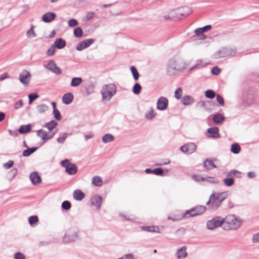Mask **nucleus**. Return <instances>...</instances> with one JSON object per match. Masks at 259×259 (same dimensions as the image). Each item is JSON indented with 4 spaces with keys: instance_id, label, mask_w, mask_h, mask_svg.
I'll return each instance as SVG.
<instances>
[{
    "instance_id": "nucleus-1",
    "label": "nucleus",
    "mask_w": 259,
    "mask_h": 259,
    "mask_svg": "<svg viewBox=\"0 0 259 259\" xmlns=\"http://www.w3.org/2000/svg\"><path fill=\"white\" fill-rule=\"evenodd\" d=\"M186 67V63L183 59L175 57L168 61L166 73L168 75H174L178 72L182 71Z\"/></svg>"
},
{
    "instance_id": "nucleus-2",
    "label": "nucleus",
    "mask_w": 259,
    "mask_h": 259,
    "mask_svg": "<svg viewBox=\"0 0 259 259\" xmlns=\"http://www.w3.org/2000/svg\"><path fill=\"white\" fill-rule=\"evenodd\" d=\"M224 229L226 230H237L242 225V221L235 215L230 214L224 219Z\"/></svg>"
},
{
    "instance_id": "nucleus-3",
    "label": "nucleus",
    "mask_w": 259,
    "mask_h": 259,
    "mask_svg": "<svg viewBox=\"0 0 259 259\" xmlns=\"http://www.w3.org/2000/svg\"><path fill=\"white\" fill-rule=\"evenodd\" d=\"M192 12L191 9L189 7H184L174 10L169 13L172 18L181 19L182 17H186Z\"/></svg>"
},
{
    "instance_id": "nucleus-4",
    "label": "nucleus",
    "mask_w": 259,
    "mask_h": 259,
    "mask_svg": "<svg viewBox=\"0 0 259 259\" xmlns=\"http://www.w3.org/2000/svg\"><path fill=\"white\" fill-rule=\"evenodd\" d=\"M116 92V88L114 84H109L104 86L102 90V99L104 100H109Z\"/></svg>"
},
{
    "instance_id": "nucleus-5",
    "label": "nucleus",
    "mask_w": 259,
    "mask_h": 259,
    "mask_svg": "<svg viewBox=\"0 0 259 259\" xmlns=\"http://www.w3.org/2000/svg\"><path fill=\"white\" fill-rule=\"evenodd\" d=\"M236 53L235 48L224 47L214 53L213 56L214 59H218L222 58L233 56Z\"/></svg>"
},
{
    "instance_id": "nucleus-6",
    "label": "nucleus",
    "mask_w": 259,
    "mask_h": 259,
    "mask_svg": "<svg viewBox=\"0 0 259 259\" xmlns=\"http://www.w3.org/2000/svg\"><path fill=\"white\" fill-rule=\"evenodd\" d=\"M79 231L76 228H71L68 229L63 237L65 242H74L78 239Z\"/></svg>"
},
{
    "instance_id": "nucleus-7",
    "label": "nucleus",
    "mask_w": 259,
    "mask_h": 259,
    "mask_svg": "<svg viewBox=\"0 0 259 259\" xmlns=\"http://www.w3.org/2000/svg\"><path fill=\"white\" fill-rule=\"evenodd\" d=\"M206 210V207L203 205L197 206L190 210H188L183 214V218H189L200 215Z\"/></svg>"
},
{
    "instance_id": "nucleus-8",
    "label": "nucleus",
    "mask_w": 259,
    "mask_h": 259,
    "mask_svg": "<svg viewBox=\"0 0 259 259\" xmlns=\"http://www.w3.org/2000/svg\"><path fill=\"white\" fill-rule=\"evenodd\" d=\"M224 225V219L220 217H215L207 222L206 227L208 230H212L222 225L223 227Z\"/></svg>"
},
{
    "instance_id": "nucleus-9",
    "label": "nucleus",
    "mask_w": 259,
    "mask_h": 259,
    "mask_svg": "<svg viewBox=\"0 0 259 259\" xmlns=\"http://www.w3.org/2000/svg\"><path fill=\"white\" fill-rule=\"evenodd\" d=\"M61 165L65 168V171L69 175H73L77 171V167L74 163H70L69 160L66 159L61 161Z\"/></svg>"
},
{
    "instance_id": "nucleus-10",
    "label": "nucleus",
    "mask_w": 259,
    "mask_h": 259,
    "mask_svg": "<svg viewBox=\"0 0 259 259\" xmlns=\"http://www.w3.org/2000/svg\"><path fill=\"white\" fill-rule=\"evenodd\" d=\"M206 204L211 210H215L221 205L222 203L216 198V194L212 193Z\"/></svg>"
},
{
    "instance_id": "nucleus-11",
    "label": "nucleus",
    "mask_w": 259,
    "mask_h": 259,
    "mask_svg": "<svg viewBox=\"0 0 259 259\" xmlns=\"http://www.w3.org/2000/svg\"><path fill=\"white\" fill-rule=\"evenodd\" d=\"M44 67L47 69L50 70L56 74H60L61 70L60 68L57 66L55 61L53 60H50L48 61L47 64H45Z\"/></svg>"
},
{
    "instance_id": "nucleus-12",
    "label": "nucleus",
    "mask_w": 259,
    "mask_h": 259,
    "mask_svg": "<svg viewBox=\"0 0 259 259\" xmlns=\"http://www.w3.org/2000/svg\"><path fill=\"white\" fill-rule=\"evenodd\" d=\"M31 79V74L26 70H23L19 74V80L24 85H27Z\"/></svg>"
},
{
    "instance_id": "nucleus-13",
    "label": "nucleus",
    "mask_w": 259,
    "mask_h": 259,
    "mask_svg": "<svg viewBox=\"0 0 259 259\" xmlns=\"http://www.w3.org/2000/svg\"><path fill=\"white\" fill-rule=\"evenodd\" d=\"M196 149V146L193 143H189L185 144L180 148V150L185 154H192Z\"/></svg>"
},
{
    "instance_id": "nucleus-14",
    "label": "nucleus",
    "mask_w": 259,
    "mask_h": 259,
    "mask_svg": "<svg viewBox=\"0 0 259 259\" xmlns=\"http://www.w3.org/2000/svg\"><path fill=\"white\" fill-rule=\"evenodd\" d=\"M95 41V39L93 38L84 39L79 42L77 46L76 50L78 51H81L84 49L90 47Z\"/></svg>"
},
{
    "instance_id": "nucleus-15",
    "label": "nucleus",
    "mask_w": 259,
    "mask_h": 259,
    "mask_svg": "<svg viewBox=\"0 0 259 259\" xmlns=\"http://www.w3.org/2000/svg\"><path fill=\"white\" fill-rule=\"evenodd\" d=\"M168 106V100L164 97L159 98L157 102V108L159 110L163 111L167 109Z\"/></svg>"
},
{
    "instance_id": "nucleus-16",
    "label": "nucleus",
    "mask_w": 259,
    "mask_h": 259,
    "mask_svg": "<svg viewBox=\"0 0 259 259\" xmlns=\"http://www.w3.org/2000/svg\"><path fill=\"white\" fill-rule=\"evenodd\" d=\"M102 202V198L99 195H95L91 198V203L94 206L95 209H98L101 207Z\"/></svg>"
},
{
    "instance_id": "nucleus-17",
    "label": "nucleus",
    "mask_w": 259,
    "mask_h": 259,
    "mask_svg": "<svg viewBox=\"0 0 259 259\" xmlns=\"http://www.w3.org/2000/svg\"><path fill=\"white\" fill-rule=\"evenodd\" d=\"M215 161H217V160L215 158L213 159L206 158L203 162L204 168H206L207 170H211L213 168L218 167V166L214 163Z\"/></svg>"
},
{
    "instance_id": "nucleus-18",
    "label": "nucleus",
    "mask_w": 259,
    "mask_h": 259,
    "mask_svg": "<svg viewBox=\"0 0 259 259\" xmlns=\"http://www.w3.org/2000/svg\"><path fill=\"white\" fill-rule=\"evenodd\" d=\"M30 179L32 182V183L34 185H36L39 184L41 182V179L40 177L38 175L37 172H32L30 175Z\"/></svg>"
},
{
    "instance_id": "nucleus-19",
    "label": "nucleus",
    "mask_w": 259,
    "mask_h": 259,
    "mask_svg": "<svg viewBox=\"0 0 259 259\" xmlns=\"http://www.w3.org/2000/svg\"><path fill=\"white\" fill-rule=\"evenodd\" d=\"M56 17V15L53 12H47L42 17V20L46 23H50L54 20Z\"/></svg>"
},
{
    "instance_id": "nucleus-20",
    "label": "nucleus",
    "mask_w": 259,
    "mask_h": 259,
    "mask_svg": "<svg viewBox=\"0 0 259 259\" xmlns=\"http://www.w3.org/2000/svg\"><path fill=\"white\" fill-rule=\"evenodd\" d=\"M195 34L192 36V40H196L197 39L202 40L205 38L203 31L200 28H197L195 30Z\"/></svg>"
},
{
    "instance_id": "nucleus-21",
    "label": "nucleus",
    "mask_w": 259,
    "mask_h": 259,
    "mask_svg": "<svg viewBox=\"0 0 259 259\" xmlns=\"http://www.w3.org/2000/svg\"><path fill=\"white\" fill-rule=\"evenodd\" d=\"M186 248L185 246H183L177 250L176 254L178 259L185 258L187 256Z\"/></svg>"
},
{
    "instance_id": "nucleus-22",
    "label": "nucleus",
    "mask_w": 259,
    "mask_h": 259,
    "mask_svg": "<svg viewBox=\"0 0 259 259\" xmlns=\"http://www.w3.org/2000/svg\"><path fill=\"white\" fill-rule=\"evenodd\" d=\"M207 133L208 134V137L213 138H218L220 137L219 133V128L217 127H213L208 128Z\"/></svg>"
},
{
    "instance_id": "nucleus-23",
    "label": "nucleus",
    "mask_w": 259,
    "mask_h": 259,
    "mask_svg": "<svg viewBox=\"0 0 259 259\" xmlns=\"http://www.w3.org/2000/svg\"><path fill=\"white\" fill-rule=\"evenodd\" d=\"M74 96L72 93L65 94L62 97V102L66 105H69L73 101Z\"/></svg>"
},
{
    "instance_id": "nucleus-24",
    "label": "nucleus",
    "mask_w": 259,
    "mask_h": 259,
    "mask_svg": "<svg viewBox=\"0 0 259 259\" xmlns=\"http://www.w3.org/2000/svg\"><path fill=\"white\" fill-rule=\"evenodd\" d=\"M73 196L75 200L81 201L84 198L85 195L80 190H76L73 192Z\"/></svg>"
},
{
    "instance_id": "nucleus-25",
    "label": "nucleus",
    "mask_w": 259,
    "mask_h": 259,
    "mask_svg": "<svg viewBox=\"0 0 259 259\" xmlns=\"http://www.w3.org/2000/svg\"><path fill=\"white\" fill-rule=\"evenodd\" d=\"M65 46V41L61 38L56 39L54 42V46L58 49H63Z\"/></svg>"
},
{
    "instance_id": "nucleus-26",
    "label": "nucleus",
    "mask_w": 259,
    "mask_h": 259,
    "mask_svg": "<svg viewBox=\"0 0 259 259\" xmlns=\"http://www.w3.org/2000/svg\"><path fill=\"white\" fill-rule=\"evenodd\" d=\"M212 120L215 123H221L225 120V117L222 114L218 113L213 115Z\"/></svg>"
},
{
    "instance_id": "nucleus-27",
    "label": "nucleus",
    "mask_w": 259,
    "mask_h": 259,
    "mask_svg": "<svg viewBox=\"0 0 259 259\" xmlns=\"http://www.w3.org/2000/svg\"><path fill=\"white\" fill-rule=\"evenodd\" d=\"M92 184L96 186L100 187L103 185L102 178L99 176H94L92 178Z\"/></svg>"
},
{
    "instance_id": "nucleus-28",
    "label": "nucleus",
    "mask_w": 259,
    "mask_h": 259,
    "mask_svg": "<svg viewBox=\"0 0 259 259\" xmlns=\"http://www.w3.org/2000/svg\"><path fill=\"white\" fill-rule=\"evenodd\" d=\"M37 136L40 137L43 141V143H46L47 141V133L40 129L37 131Z\"/></svg>"
},
{
    "instance_id": "nucleus-29",
    "label": "nucleus",
    "mask_w": 259,
    "mask_h": 259,
    "mask_svg": "<svg viewBox=\"0 0 259 259\" xmlns=\"http://www.w3.org/2000/svg\"><path fill=\"white\" fill-rule=\"evenodd\" d=\"M31 126L30 124L21 125L18 130L21 134H24L29 132L31 131Z\"/></svg>"
},
{
    "instance_id": "nucleus-30",
    "label": "nucleus",
    "mask_w": 259,
    "mask_h": 259,
    "mask_svg": "<svg viewBox=\"0 0 259 259\" xmlns=\"http://www.w3.org/2000/svg\"><path fill=\"white\" fill-rule=\"evenodd\" d=\"M82 81L81 77H73L71 81L70 85L72 87H78Z\"/></svg>"
},
{
    "instance_id": "nucleus-31",
    "label": "nucleus",
    "mask_w": 259,
    "mask_h": 259,
    "mask_svg": "<svg viewBox=\"0 0 259 259\" xmlns=\"http://www.w3.org/2000/svg\"><path fill=\"white\" fill-rule=\"evenodd\" d=\"M194 100L192 97L189 96H185L183 97L182 103L184 105H189L193 102Z\"/></svg>"
},
{
    "instance_id": "nucleus-32",
    "label": "nucleus",
    "mask_w": 259,
    "mask_h": 259,
    "mask_svg": "<svg viewBox=\"0 0 259 259\" xmlns=\"http://www.w3.org/2000/svg\"><path fill=\"white\" fill-rule=\"evenodd\" d=\"M141 229L143 231H146L151 232H159V228L156 226H146L142 227Z\"/></svg>"
},
{
    "instance_id": "nucleus-33",
    "label": "nucleus",
    "mask_w": 259,
    "mask_h": 259,
    "mask_svg": "<svg viewBox=\"0 0 259 259\" xmlns=\"http://www.w3.org/2000/svg\"><path fill=\"white\" fill-rule=\"evenodd\" d=\"M114 140V136L110 134H106L102 137V141L104 143H107L113 141Z\"/></svg>"
},
{
    "instance_id": "nucleus-34",
    "label": "nucleus",
    "mask_w": 259,
    "mask_h": 259,
    "mask_svg": "<svg viewBox=\"0 0 259 259\" xmlns=\"http://www.w3.org/2000/svg\"><path fill=\"white\" fill-rule=\"evenodd\" d=\"M228 197V192H223L216 195V198L221 203Z\"/></svg>"
},
{
    "instance_id": "nucleus-35",
    "label": "nucleus",
    "mask_w": 259,
    "mask_h": 259,
    "mask_svg": "<svg viewBox=\"0 0 259 259\" xmlns=\"http://www.w3.org/2000/svg\"><path fill=\"white\" fill-rule=\"evenodd\" d=\"M57 125V122L55 120H51L47 123L45 125V127H47L50 131H52Z\"/></svg>"
},
{
    "instance_id": "nucleus-36",
    "label": "nucleus",
    "mask_w": 259,
    "mask_h": 259,
    "mask_svg": "<svg viewBox=\"0 0 259 259\" xmlns=\"http://www.w3.org/2000/svg\"><path fill=\"white\" fill-rule=\"evenodd\" d=\"M156 115L157 114L155 113L154 109L151 108L150 110L145 113V117L148 119L152 120Z\"/></svg>"
},
{
    "instance_id": "nucleus-37",
    "label": "nucleus",
    "mask_w": 259,
    "mask_h": 259,
    "mask_svg": "<svg viewBox=\"0 0 259 259\" xmlns=\"http://www.w3.org/2000/svg\"><path fill=\"white\" fill-rule=\"evenodd\" d=\"M36 147H32L31 148H28L26 150H25L23 152V156L24 157H28L30 156L32 153L34 152L37 150Z\"/></svg>"
},
{
    "instance_id": "nucleus-38",
    "label": "nucleus",
    "mask_w": 259,
    "mask_h": 259,
    "mask_svg": "<svg viewBox=\"0 0 259 259\" xmlns=\"http://www.w3.org/2000/svg\"><path fill=\"white\" fill-rule=\"evenodd\" d=\"M36 109L39 113H43L48 110V107L46 104H42L37 106Z\"/></svg>"
},
{
    "instance_id": "nucleus-39",
    "label": "nucleus",
    "mask_w": 259,
    "mask_h": 259,
    "mask_svg": "<svg viewBox=\"0 0 259 259\" xmlns=\"http://www.w3.org/2000/svg\"><path fill=\"white\" fill-rule=\"evenodd\" d=\"M224 184L228 187H231L234 184V180L232 178H226L224 179Z\"/></svg>"
},
{
    "instance_id": "nucleus-40",
    "label": "nucleus",
    "mask_w": 259,
    "mask_h": 259,
    "mask_svg": "<svg viewBox=\"0 0 259 259\" xmlns=\"http://www.w3.org/2000/svg\"><path fill=\"white\" fill-rule=\"evenodd\" d=\"M131 70L134 79L135 80H137L139 79L140 75L137 68L134 66H132L131 67Z\"/></svg>"
},
{
    "instance_id": "nucleus-41",
    "label": "nucleus",
    "mask_w": 259,
    "mask_h": 259,
    "mask_svg": "<svg viewBox=\"0 0 259 259\" xmlns=\"http://www.w3.org/2000/svg\"><path fill=\"white\" fill-rule=\"evenodd\" d=\"M231 151L234 154H238L240 151V147L238 144H233L231 145Z\"/></svg>"
},
{
    "instance_id": "nucleus-42",
    "label": "nucleus",
    "mask_w": 259,
    "mask_h": 259,
    "mask_svg": "<svg viewBox=\"0 0 259 259\" xmlns=\"http://www.w3.org/2000/svg\"><path fill=\"white\" fill-rule=\"evenodd\" d=\"M142 90V87L139 83H136L133 87V92L136 95H139Z\"/></svg>"
},
{
    "instance_id": "nucleus-43",
    "label": "nucleus",
    "mask_w": 259,
    "mask_h": 259,
    "mask_svg": "<svg viewBox=\"0 0 259 259\" xmlns=\"http://www.w3.org/2000/svg\"><path fill=\"white\" fill-rule=\"evenodd\" d=\"M73 33L76 37L79 38L82 36L83 31L80 27H78L74 29Z\"/></svg>"
},
{
    "instance_id": "nucleus-44",
    "label": "nucleus",
    "mask_w": 259,
    "mask_h": 259,
    "mask_svg": "<svg viewBox=\"0 0 259 259\" xmlns=\"http://www.w3.org/2000/svg\"><path fill=\"white\" fill-rule=\"evenodd\" d=\"M205 96L208 99H213L214 98L215 94L213 91L208 90L205 92Z\"/></svg>"
},
{
    "instance_id": "nucleus-45",
    "label": "nucleus",
    "mask_w": 259,
    "mask_h": 259,
    "mask_svg": "<svg viewBox=\"0 0 259 259\" xmlns=\"http://www.w3.org/2000/svg\"><path fill=\"white\" fill-rule=\"evenodd\" d=\"M71 135V134L64 133L63 134L62 136L59 137L57 139V141L59 143L63 144L65 141L66 139L67 138V136H70Z\"/></svg>"
},
{
    "instance_id": "nucleus-46",
    "label": "nucleus",
    "mask_w": 259,
    "mask_h": 259,
    "mask_svg": "<svg viewBox=\"0 0 259 259\" xmlns=\"http://www.w3.org/2000/svg\"><path fill=\"white\" fill-rule=\"evenodd\" d=\"M62 208L66 210L70 209L71 206V203L68 201H64L62 203Z\"/></svg>"
},
{
    "instance_id": "nucleus-47",
    "label": "nucleus",
    "mask_w": 259,
    "mask_h": 259,
    "mask_svg": "<svg viewBox=\"0 0 259 259\" xmlns=\"http://www.w3.org/2000/svg\"><path fill=\"white\" fill-rule=\"evenodd\" d=\"M94 88L95 84L92 82H89L85 87L86 90L90 93H93L94 92Z\"/></svg>"
},
{
    "instance_id": "nucleus-48",
    "label": "nucleus",
    "mask_w": 259,
    "mask_h": 259,
    "mask_svg": "<svg viewBox=\"0 0 259 259\" xmlns=\"http://www.w3.org/2000/svg\"><path fill=\"white\" fill-rule=\"evenodd\" d=\"M38 97L36 93H32L28 95L29 98V104H31L33 101Z\"/></svg>"
},
{
    "instance_id": "nucleus-49",
    "label": "nucleus",
    "mask_w": 259,
    "mask_h": 259,
    "mask_svg": "<svg viewBox=\"0 0 259 259\" xmlns=\"http://www.w3.org/2000/svg\"><path fill=\"white\" fill-rule=\"evenodd\" d=\"M29 223L30 225H33L35 224H36L38 221V217L36 215H32L29 218Z\"/></svg>"
},
{
    "instance_id": "nucleus-50",
    "label": "nucleus",
    "mask_w": 259,
    "mask_h": 259,
    "mask_svg": "<svg viewBox=\"0 0 259 259\" xmlns=\"http://www.w3.org/2000/svg\"><path fill=\"white\" fill-rule=\"evenodd\" d=\"M182 90L181 88L177 89L175 92V97L177 99H180L182 97Z\"/></svg>"
},
{
    "instance_id": "nucleus-51",
    "label": "nucleus",
    "mask_w": 259,
    "mask_h": 259,
    "mask_svg": "<svg viewBox=\"0 0 259 259\" xmlns=\"http://www.w3.org/2000/svg\"><path fill=\"white\" fill-rule=\"evenodd\" d=\"M55 50L56 47L54 46V45L51 46L47 51V55L50 56L54 55L55 53Z\"/></svg>"
},
{
    "instance_id": "nucleus-52",
    "label": "nucleus",
    "mask_w": 259,
    "mask_h": 259,
    "mask_svg": "<svg viewBox=\"0 0 259 259\" xmlns=\"http://www.w3.org/2000/svg\"><path fill=\"white\" fill-rule=\"evenodd\" d=\"M192 179L193 180L197 181V182L205 181L206 180V178H205V177H203L200 175H193Z\"/></svg>"
},
{
    "instance_id": "nucleus-53",
    "label": "nucleus",
    "mask_w": 259,
    "mask_h": 259,
    "mask_svg": "<svg viewBox=\"0 0 259 259\" xmlns=\"http://www.w3.org/2000/svg\"><path fill=\"white\" fill-rule=\"evenodd\" d=\"M206 180L205 181L211 183L213 184H218L219 182V181L218 179L212 177H207L205 178Z\"/></svg>"
},
{
    "instance_id": "nucleus-54",
    "label": "nucleus",
    "mask_w": 259,
    "mask_h": 259,
    "mask_svg": "<svg viewBox=\"0 0 259 259\" xmlns=\"http://www.w3.org/2000/svg\"><path fill=\"white\" fill-rule=\"evenodd\" d=\"M53 113L54 115V117L57 120H60L61 119V115L59 112V111L58 109L53 110Z\"/></svg>"
},
{
    "instance_id": "nucleus-55",
    "label": "nucleus",
    "mask_w": 259,
    "mask_h": 259,
    "mask_svg": "<svg viewBox=\"0 0 259 259\" xmlns=\"http://www.w3.org/2000/svg\"><path fill=\"white\" fill-rule=\"evenodd\" d=\"M68 25L71 27H75L78 24V21L75 19H71L68 21Z\"/></svg>"
},
{
    "instance_id": "nucleus-56",
    "label": "nucleus",
    "mask_w": 259,
    "mask_h": 259,
    "mask_svg": "<svg viewBox=\"0 0 259 259\" xmlns=\"http://www.w3.org/2000/svg\"><path fill=\"white\" fill-rule=\"evenodd\" d=\"M27 36L29 37H34L36 36L35 33L33 30V27H31L27 31Z\"/></svg>"
},
{
    "instance_id": "nucleus-57",
    "label": "nucleus",
    "mask_w": 259,
    "mask_h": 259,
    "mask_svg": "<svg viewBox=\"0 0 259 259\" xmlns=\"http://www.w3.org/2000/svg\"><path fill=\"white\" fill-rule=\"evenodd\" d=\"M153 174L157 176H162L163 173V170L161 168H156L152 170Z\"/></svg>"
},
{
    "instance_id": "nucleus-58",
    "label": "nucleus",
    "mask_w": 259,
    "mask_h": 259,
    "mask_svg": "<svg viewBox=\"0 0 259 259\" xmlns=\"http://www.w3.org/2000/svg\"><path fill=\"white\" fill-rule=\"evenodd\" d=\"M14 165V161L13 160H9L8 162L3 164V167L6 169H9L13 166Z\"/></svg>"
},
{
    "instance_id": "nucleus-59",
    "label": "nucleus",
    "mask_w": 259,
    "mask_h": 259,
    "mask_svg": "<svg viewBox=\"0 0 259 259\" xmlns=\"http://www.w3.org/2000/svg\"><path fill=\"white\" fill-rule=\"evenodd\" d=\"M95 15V13L93 12H89L87 13L84 20H89L93 18Z\"/></svg>"
},
{
    "instance_id": "nucleus-60",
    "label": "nucleus",
    "mask_w": 259,
    "mask_h": 259,
    "mask_svg": "<svg viewBox=\"0 0 259 259\" xmlns=\"http://www.w3.org/2000/svg\"><path fill=\"white\" fill-rule=\"evenodd\" d=\"M23 103L22 100H19L17 102L15 103L14 105V108L15 109H18L19 108L22 107L23 106Z\"/></svg>"
},
{
    "instance_id": "nucleus-61",
    "label": "nucleus",
    "mask_w": 259,
    "mask_h": 259,
    "mask_svg": "<svg viewBox=\"0 0 259 259\" xmlns=\"http://www.w3.org/2000/svg\"><path fill=\"white\" fill-rule=\"evenodd\" d=\"M221 72V69L218 67L217 66L214 67L211 69V73L212 74H214L215 75H217L219 74Z\"/></svg>"
},
{
    "instance_id": "nucleus-62",
    "label": "nucleus",
    "mask_w": 259,
    "mask_h": 259,
    "mask_svg": "<svg viewBox=\"0 0 259 259\" xmlns=\"http://www.w3.org/2000/svg\"><path fill=\"white\" fill-rule=\"evenodd\" d=\"M15 259H25V257L24 255H23L22 253L18 252H17L15 253Z\"/></svg>"
},
{
    "instance_id": "nucleus-63",
    "label": "nucleus",
    "mask_w": 259,
    "mask_h": 259,
    "mask_svg": "<svg viewBox=\"0 0 259 259\" xmlns=\"http://www.w3.org/2000/svg\"><path fill=\"white\" fill-rule=\"evenodd\" d=\"M217 100L221 106H224V102L223 98L219 94L217 95Z\"/></svg>"
},
{
    "instance_id": "nucleus-64",
    "label": "nucleus",
    "mask_w": 259,
    "mask_h": 259,
    "mask_svg": "<svg viewBox=\"0 0 259 259\" xmlns=\"http://www.w3.org/2000/svg\"><path fill=\"white\" fill-rule=\"evenodd\" d=\"M252 242L253 243L259 242V233L255 234L253 236Z\"/></svg>"
}]
</instances>
